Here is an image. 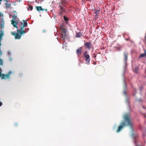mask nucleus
<instances>
[{
	"label": "nucleus",
	"mask_w": 146,
	"mask_h": 146,
	"mask_svg": "<svg viewBox=\"0 0 146 146\" xmlns=\"http://www.w3.org/2000/svg\"><path fill=\"white\" fill-rule=\"evenodd\" d=\"M129 126L131 128H132V123L129 115L126 114L124 115V121L122 122L121 125L118 127L116 131L117 133L120 132L125 127Z\"/></svg>",
	"instance_id": "obj_1"
},
{
	"label": "nucleus",
	"mask_w": 146,
	"mask_h": 146,
	"mask_svg": "<svg viewBox=\"0 0 146 146\" xmlns=\"http://www.w3.org/2000/svg\"><path fill=\"white\" fill-rule=\"evenodd\" d=\"M17 33H14L13 32L11 33V34L15 36L16 39H20L22 35L26 33V32L24 30H22L20 29L19 30L18 29H17Z\"/></svg>",
	"instance_id": "obj_2"
},
{
	"label": "nucleus",
	"mask_w": 146,
	"mask_h": 146,
	"mask_svg": "<svg viewBox=\"0 0 146 146\" xmlns=\"http://www.w3.org/2000/svg\"><path fill=\"white\" fill-rule=\"evenodd\" d=\"M13 19L11 20V24L13 25L14 27L18 29V27L17 26L18 23V22L16 20L17 18V16L14 14L12 16Z\"/></svg>",
	"instance_id": "obj_3"
},
{
	"label": "nucleus",
	"mask_w": 146,
	"mask_h": 146,
	"mask_svg": "<svg viewBox=\"0 0 146 146\" xmlns=\"http://www.w3.org/2000/svg\"><path fill=\"white\" fill-rule=\"evenodd\" d=\"M83 55L85 58V61L86 62V63L89 64L90 62V58L89 54H88V51H85L83 53Z\"/></svg>",
	"instance_id": "obj_4"
},
{
	"label": "nucleus",
	"mask_w": 146,
	"mask_h": 146,
	"mask_svg": "<svg viewBox=\"0 0 146 146\" xmlns=\"http://www.w3.org/2000/svg\"><path fill=\"white\" fill-rule=\"evenodd\" d=\"M23 23L22 22H21V25L20 26V29L22 30H23L24 27H27L28 25L27 21L26 20H23Z\"/></svg>",
	"instance_id": "obj_5"
},
{
	"label": "nucleus",
	"mask_w": 146,
	"mask_h": 146,
	"mask_svg": "<svg viewBox=\"0 0 146 146\" xmlns=\"http://www.w3.org/2000/svg\"><path fill=\"white\" fill-rule=\"evenodd\" d=\"M66 31L65 29H63V30H62L61 37L62 38L64 41L66 37Z\"/></svg>",
	"instance_id": "obj_6"
},
{
	"label": "nucleus",
	"mask_w": 146,
	"mask_h": 146,
	"mask_svg": "<svg viewBox=\"0 0 146 146\" xmlns=\"http://www.w3.org/2000/svg\"><path fill=\"white\" fill-rule=\"evenodd\" d=\"M84 45L86 48H87L88 50L90 49L92 46V42H87L84 43Z\"/></svg>",
	"instance_id": "obj_7"
},
{
	"label": "nucleus",
	"mask_w": 146,
	"mask_h": 146,
	"mask_svg": "<svg viewBox=\"0 0 146 146\" xmlns=\"http://www.w3.org/2000/svg\"><path fill=\"white\" fill-rule=\"evenodd\" d=\"M82 47H80L79 48L77 49L76 53L77 54L78 56L79 57L82 53Z\"/></svg>",
	"instance_id": "obj_8"
},
{
	"label": "nucleus",
	"mask_w": 146,
	"mask_h": 146,
	"mask_svg": "<svg viewBox=\"0 0 146 146\" xmlns=\"http://www.w3.org/2000/svg\"><path fill=\"white\" fill-rule=\"evenodd\" d=\"M36 8L37 11H43L44 10H45V11H46L47 10V9H43L41 6H36Z\"/></svg>",
	"instance_id": "obj_9"
},
{
	"label": "nucleus",
	"mask_w": 146,
	"mask_h": 146,
	"mask_svg": "<svg viewBox=\"0 0 146 146\" xmlns=\"http://www.w3.org/2000/svg\"><path fill=\"white\" fill-rule=\"evenodd\" d=\"M4 21L3 18H1L0 20V27L1 29H3L4 28Z\"/></svg>",
	"instance_id": "obj_10"
},
{
	"label": "nucleus",
	"mask_w": 146,
	"mask_h": 146,
	"mask_svg": "<svg viewBox=\"0 0 146 146\" xmlns=\"http://www.w3.org/2000/svg\"><path fill=\"white\" fill-rule=\"evenodd\" d=\"M60 9V10L62 12H64L65 11V7L63 5V4H60L59 6Z\"/></svg>",
	"instance_id": "obj_11"
},
{
	"label": "nucleus",
	"mask_w": 146,
	"mask_h": 146,
	"mask_svg": "<svg viewBox=\"0 0 146 146\" xmlns=\"http://www.w3.org/2000/svg\"><path fill=\"white\" fill-rule=\"evenodd\" d=\"M128 55V53L127 52H124V61L125 62H126L127 60Z\"/></svg>",
	"instance_id": "obj_12"
},
{
	"label": "nucleus",
	"mask_w": 146,
	"mask_h": 146,
	"mask_svg": "<svg viewBox=\"0 0 146 146\" xmlns=\"http://www.w3.org/2000/svg\"><path fill=\"white\" fill-rule=\"evenodd\" d=\"M82 36V34L80 32L76 33V37L79 38L80 37Z\"/></svg>",
	"instance_id": "obj_13"
},
{
	"label": "nucleus",
	"mask_w": 146,
	"mask_h": 146,
	"mask_svg": "<svg viewBox=\"0 0 146 146\" xmlns=\"http://www.w3.org/2000/svg\"><path fill=\"white\" fill-rule=\"evenodd\" d=\"M146 56V51L145 50V52L144 53L141 54L139 56V58L141 57H145Z\"/></svg>",
	"instance_id": "obj_14"
},
{
	"label": "nucleus",
	"mask_w": 146,
	"mask_h": 146,
	"mask_svg": "<svg viewBox=\"0 0 146 146\" xmlns=\"http://www.w3.org/2000/svg\"><path fill=\"white\" fill-rule=\"evenodd\" d=\"M5 4L6 5V7L7 8H9L11 7V4L10 3H8L6 2Z\"/></svg>",
	"instance_id": "obj_15"
},
{
	"label": "nucleus",
	"mask_w": 146,
	"mask_h": 146,
	"mask_svg": "<svg viewBox=\"0 0 146 146\" xmlns=\"http://www.w3.org/2000/svg\"><path fill=\"white\" fill-rule=\"evenodd\" d=\"M138 70H139L138 67H136L135 68L134 70V72L136 73H138Z\"/></svg>",
	"instance_id": "obj_16"
},
{
	"label": "nucleus",
	"mask_w": 146,
	"mask_h": 146,
	"mask_svg": "<svg viewBox=\"0 0 146 146\" xmlns=\"http://www.w3.org/2000/svg\"><path fill=\"white\" fill-rule=\"evenodd\" d=\"M100 12V11L99 10H97L95 11V12H94L95 13L96 15H98V14H99Z\"/></svg>",
	"instance_id": "obj_17"
},
{
	"label": "nucleus",
	"mask_w": 146,
	"mask_h": 146,
	"mask_svg": "<svg viewBox=\"0 0 146 146\" xmlns=\"http://www.w3.org/2000/svg\"><path fill=\"white\" fill-rule=\"evenodd\" d=\"M7 54L11 56V51L10 50H9L7 51Z\"/></svg>",
	"instance_id": "obj_18"
},
{
	"label": "nucleus",
	"mask_w": 146,
	"mask_h": 146,
	"mask_svg": "<svg viewBox=\"0 0 146 146\" xmlns=\"http://www.w3.org/2000/svg\"><path fill=\"white\" fill-rule=\"evenodd\" d=\"M64 20L66 21H68V18L65 16L64 17Z\"/></svg>",
	"instance_id": "obj_19"
},
{
	"label": "nucleus",
	"mask_w": 146,
	"mask_h": 146,
	"mask_svg": "<svg viewBox=\"0 0 146 146\" xmlns=\"http://www.w3.org/2000/svg\"><path fill=\"white\" fill-rule=\"evenodd\" d=\"M33 9V7L32 6H30L29 7L28 9H30L31 10H32Z\"/></svg>",
	"instance_id": "obj_20"
},
{
	"label": "nucleus",
	"mask_w": 146,
	"mask_h": 146,
	"mask_svg": "<svg viewBox=\"0 0 146 146\" xmlns=\"http://www.w3.org/2000/svg\"><path fill=\"white\" fill-rule=\"evenodd\" d=\"M63 13V12H62V11H60L59 14H60V15H62Z\"/></svg>",
	"instance_id": "obj_21"
},
{
	"label": "nucleus",
	"mask_w": 146,
	"mask_h": 146,
	"mask_svg": "<svg viewBox=\"0 0 146 146\" xmlns=\"http://www.w3.org/2000/svg\"><path fill=\"white\" fill-rule=\"evenodd\" d=\"M134 134L133 133H132V136L134 138H135V137H134Z\"/></svg>",
	"instance_id": "obj_22"
},
{
	"label": "nucleus",
	"mask_w": 146,
	"mask_h": 146,
	"mask_svg": "<svg viewBox=\"0 0 146 146\" xmlns=\"http://www.w3.org/2000/svg\"><path fill=\"white\" fill-rule=\"evenodd\" d=\"M3 103L1 102H0V107L2 106V105Z\"/></svg>",
	"instance_id": "obj_23"
},
{
	"label": "nucleus",
	"mask_w": 146,
	"mask_h": 146,
	"mask_svg": "<svg viewBox=\"0 0 146 146\" xmlns=\"http://www.w3.org/2000/svg\"><path fill=\"white\" fill-rule=\"evenodd\" d=\"M2 16H3L2 13H1V12H0V17H1Z\"/></svg>",
	"instance_id": "obj_24"
},
{
	"label": "nucleus",
	"mask_w": 146,
	"mask_h": 146,
	"mask_svg": "<svg viewBox=\"0 0 146 146\" xmlns=\"http://www.w3.org/2000/svg\"><path fill=\"white\" fill-rule=\"evenodd\" d=\"M5 1H6V2H7V3H8L9 2V1H8L7 0H6Z\"/></svg>",
	"instance_id": "obj_25"
},
{
	"label": "nucleus",
	"mask_w": 146,
	"mask_h": 146,
	"mask_svg": "<svg viewBox=\"0 0 146 146\" xmlns=\"http://www.w3.org/2000/svg\"><path fill=\"white\" fill-rule=\"evenodd\" d=\"M143 108H145V107H143Z\"/></svg>",
	"instance_id": "obj_26"
},
{
	"label": "nucleus",
	"mask_w": 146,
	"mask_h": 146,
	"mask_svg": "<svg viewBox=\"0 0 146 146\" xmlns=\"http://www.w3.org/2000/svg\"><path fill=\"white\" fill-rule=\"evenodd\" d=\"M14 12H16V11H14Z\"/></svg>",
	"instance_id": "obj_27"
}]
</instances>
